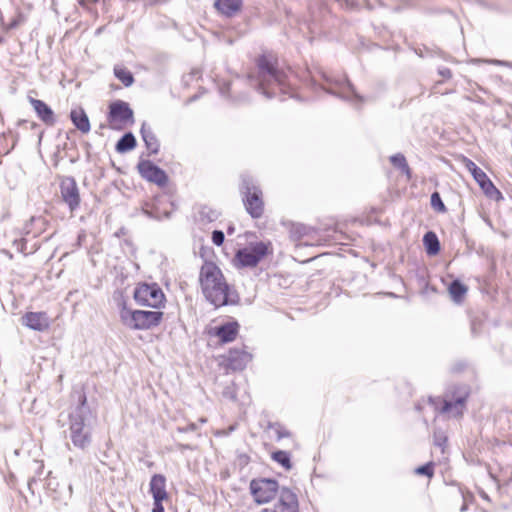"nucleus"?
<instances>
[{
    "instance_id": "f257e3e1",
    "label": "nucleus",
    "mask_w": 512,
    "mask_h": 512,
    "mask_svg": "<svg viewBox=\"0 0 512 512\" xmlns=\"http://www.w3.org/2000/svg\"><path fill=\"white\" fill-rule=\"evenodd\" d=\"M72 398L77 400V404L71 407L69 413L70 439L75 447L84 450L92 442V426L96 422V414L87 404L82 390H74Z\"/></svg>"
},
{
    "instance_id": "f03ea898",
    "label": "nucleus",
    "mask_w": 512,
    "mask_h": 512,
    "mask_svg": "<svg viewBox=\"0 0 512 512\" xmlns=\"http://www.w3.org/2000/svg\"><path fill=\"white\" fill-rule=\"evenodd\" d=\"M202 292L211 304L220 307L237 302V295L230 292L220 268L213 262H205L199 274Z\"/></svg>"
},
{
    "instance_id": "7ed1b4c3",
    "label": "nucleus",
    "mask_w": 512,
    "mask_h": 512,
    "mask_svg": "<svg viewBox=\"0 0 512 512\" xmlns=\"http://www.w3.org/2000/svg\"><path fill=\"white\" fill-rule=\"evenodd\" d=\"M257 75H249L248 78L256 89L268 99L276 96L277 91L287 94L290 91V79L286 72L273 66L266 56H260L257 61Z\"/></svg>"
},
{
    "instance_id": "20e7f679",
    "label": "nucleus",
    "mask_w": 512,
    "mask_h": 512,
    "mask_svg": "<svg viewBox=\"0 0 512 512\" xmlns=\"http://www.w3.org/2000/svg\"><path fill=\"white\" fill-rule=\"evenodd\" d=\"M163 317L161 311L131 310L123 305L120 319L123 325L132 330H148L159 325Z\"/></svg>"
},
{
    "instance_id": "39448f33",
    "label": "nucleus",
    "mask_w": 512,
    "mask_h": 512,
    "mask_svg": "<svg viewBox=\"0 0 512 512\" xmlns=\"http://www.w3.org/2000/svg\"><path fill=\"white\" fill-rule=\"evenodd\" d=\"M241 193L243 203L248 214L254 218H260L264 213V202L261 189L253 183L249 177L242 178Z\"/></svg>"
},
{
    "instance_id": "423d86ee",
    "label": "nucleus",
    "mask_w": 512,
    "mask_h": 512,
    "mask_svg": "<svg viewBox=\"0 0 512 512\" xmlns=\"http://www.w3.org/2000/svg\"><path fill=\"white\" fill-rule=\"evenodd\" d=\"M279 490L278 482L274 479L258 478L250 482L251 495L258 504L270 502Z\"/></svg>"
},
{
    "instance_id": "0eeeda50",
    "label": "nucleus",
    "mask_w": 512,
    "mask_h": 512,
    "mask_svg": "<svg viewBox=\"0 0 512 512\" xmlns=\"http://www.w3.org/2000/svg\"><path fill=\"white\" fill-rule=\"evenodd\" d=\"M267 253L268 245L264 242H257L239 249L235 255V261L239 267H255Z\"/></svg>"
},
{
    "instance_id": "6e6552de",
    "label": "nucleus",
    "mask_w": 512,
    "mask_h": 512,
    "mask_svg": "<svg viewBox=\"0 0 512 512\" xmlns=\"http://www.w3.org/2000/svg\"><path fill=\"white\" fill-rule=\"evenodd\" d=\"M330 87L325 89L328 93L335 95L343 100L349 101L355 105L364 103V97L355 91L354 86L347 78L330 79L327 78Z\"/></svg>"
},
{
    "instance_id": "1a4fd4ad",
    "label": "nucleus",
    "mask_w": 512,
    "mask_h": 512,
    "mask_svg": "<svg viewBox=\"0 0 512 512\" xmlns=\"http://www.w3.org/2000/svg\"><path fill=\"white\" fill-rule=\"evenodd\" d=\"M468 395L469 392L467 387H458L452 395H447L445 399H443L442 406L439 411L452 417L462 416Z\"/></svg>"
},
{
    "instance_id": "9d476101",
    "label": "nucleus",
    "mask_w": 512,
    "mask_h": 512,
    "mask_svg": "<svg viewBox=\"0 0 512 512\" xmlns=\"http://www.w3.org/2000/svg\"><path fill=\"white\" fill-rule=\"evenodd\" d=\"M134 298L140 305L159 308L165 296L156 284H142L135 289Z\"/></svg>"
},
{
    "instance_id": "9b49d317",
    "label": "nucleus",
    "mask_w": 512,
    "mask_h": 512,
    "mask_svg": "<svg viewBox=\"0 0 512 512\" xmlns=\"http://www.w3.org/2000/svg\"><path fill=\"white\" fill-rule=\"evenodd\" d=\"M466 167L487 197L496 201L503 199L501 192L495 187L486 173L472 160L466 159Z\"/></svg>"
},
{
    "instance_id": "f8f14e48",
    "label": "nucleus",
    "mask_w": 512,
    "mask_h": 512,
    "mask_svg": "<svg viewBox=\"0 0 512 512\" xmlns=\"http://www.w3.org/2000/svg\"><path fill=\"white\" fill-rule=\"evenodd\" d=\"M61 198L68 205L70 212H74L80 206V193L77 182L73 177H64L60 183Z\"/></svg>"
},
{
    "instance_id": "ddd939ff",
    "label": "nucleus",
    "mask_w": 512,
    "mask_h": 512,
    "mask_svg": "<svg viewBox=\"0 0 512 512\" xmlns=\"http://www.w3.org/2000/svg\"><path fill=\"white\" fill-rule=\"evenodd\" d=\"M133 120V111L128 103L118 100L109 107L108 121L112 128H120Z\"/></svg>"
},
{
    "instance_id": "4468645a",
    "label": "nucleus",
    "mask_w": 512,
    "mask_h": 512,
    "mask_svg": "<svg viewBox=\"0 0 512 512\" xmlns=\"http://www.w3.org/2000/svg\"><path fill=\"white\" fill-rule=\"evenodd\" d=\"M137 169L143 179L155 183L158 186H165L168 181L165 171L150 160L139 161Z\"/></svg>"
},
{
    "instance_id": "2eb2a0df",
    "label": "nucleus",
    "mask_w": 512,
    "mask_h": 512,
    "mask_svg": "<svg viewBox=\"0 0 512 512\" xmlns=\"http://www.w3.org/2000/svg\"><path fill=\"white\" fill-rule=\"evenodd\" d=\"M279 498L275 504V512H299V501L297 494L288 487H281Z\"/></svg>"
},
{
    "instance_id": "dca6fc26",
    "label": "nucleus",
    "mask_w": 512,
    "mask_h": 512,
    "mask_svg": "<svg viewBox=\"0 0 512 512\" xmlns=\"http://www.w3.org/2000/svg\"><path fill=\"white\" fill-rule=\"evenodd\" d=\"M21 322L24 326L35 331H45L50 326L49 317L45 312H27L22 318Z\"/></svg>"
},
{
    "instance_id": "f3484780",
    "label": "nucleus",
    "mask_w": 512,
    "mask_h": 512,
    "mask_svg": "<svg viewBox=\"0 0 512 512\" xmlns=\"http://www.w3.org/2000/svg\"><path fill=\"white\" fill-rule=\"evenodd\" d=\"M30 104L34 108L37 116L48 126L55 124L53 110L42 100L30 98Z\"/></svg>"
},
{
    "instance_id": "a211bd4d",
    "label": "nucleus",
    "mask_w": 512,
    "mask_h": 512,
    "mask_svg": "<svg viewBox=\"0 0 512 512\" xmlns=\"http://www.w3.org/2000/svg\"><path fill=\"white\" fill-rule=\"evenodd\" d=\"M149 492L153 499H166L169 496L166 491V478L162 474H154L149 483Z\"/></svg>"
},
{
    "instance_id": "6ab92c4d",
    "label": "nucleus",
    "mask_w": 512,
    "mask_h": 512,
    "mask_svg": "<svg viewBox=\"0 0 512 512\" xmlns=\"http://www.w3.org/2000/svg\"><path fill=\"white\" fill-rule=\"evenodd\" d=\"M239 325L237 322H227L214 328L213 334L223 343L232 342L238 334Z\"/></svg>"
},
{
    "instance_id": "aec40b11",
    "label": "nucleus",
    "mask_w": 512,
    "mask_h": 512,
    "mask_svg": "<svg viewBox=\"0 0 512 512\" xmlns=\"http://www.w3.org/2000/svg\"><path fill=\"white\" fill-rule=\"evenodd\" d=\"M242 0H216L215 8L224 16L232 17L242 8Z\"/></svg>"
},
{
    "instance_id": "412c9836",
    "label": "nucleus",
    "mask_w": 512,
    "mask_h": 512,
    "mask_svg": "<svg viewBox=\"0 0 512 512\" xmlns=\"http://www.w3.org/2000/svg\"><path fill=\"white\" fill-rule=\"evenodd\" d=\"M229 366L233 370H242L251 361V355L242 350H231L228 355Z\"/></svg>"
},
{
    "instance_id": "4be33fe9",
    "label": "nucleus",
    "mask_w": 512,
    "mask_h": 512,
    "mask_svg": "<svg viewBox=\"0 0 512 512\" xmlns=\"http://www.w3.org/2000/svg\"><path fill=\"white\" fill-rule=\"evenodd\" d=\"M140 133L147 149L150 151V154H157L159 152L160 144L151 127L144 122L141 126Z\"/></svg>"
},
{
    "instance_id": "5701e85b",
    "label": "nucleus",
    "mask_w": 512,
    "mask_h": 512,
    "mask_svg": "<svg viewBox=\"0 0 512 512\" xmlns=\"http://www.w3.org/2000/svg\"><path fill=\"white\" fill-rule=\"evenodd\" d=\"M70 119L75 127L82 133L90 131V122L83 109H74L70 112Z\"/></svg>"
},
{
    "instance_id": "b1692460",
    "label": "nucleus",
    "mask_w": 512,
    "mask_h": 512,
    "mask_svg": "<svg viewBox=\"0 0 512 512\" xmlns=\"http://www.w3.org/2000/svg\"><path fill=\"white\" fill-rule=\"evenodd\" d=\"M423 243L429 255H436L440 251V242L437 235L432 231L424 234Z\"/></svg>"
},
{
    "instance_id": "393cba45",
    "label": "nucleus",
    "mask_w": 512,
    "mask_h": 512,
    "mask_svg": "<svg viewBox=\"0 0 512 512\" xmlns=\"http://www.w3.org/2000/svg\"><path fill=\"white\" fill-rule=\"evenodd\" d=\"M136 146V139L131 132L125 133L116 144V151L125 153Z\"/></svg>"
},
{
    "instance_id": "a878e982",
    "label": "nucleus",
    "mask_w": 512,
    "mask_h": 512,
    "mask_svg": "<svg viewBox=\"0 0 512 512\" xmlns=\"http://www.w3.org/2000/svg\"><path fill=\"white\" fill-rule=\"evenodd\" d=\"M449 293L451 298L459 303L467 293V287L459 280H454L449 285Z\"/></svg>"
},
{
    "instance_id": "bb28decb",
    "label": "nucleus",
    "mask_w": 512,
    "mask_h": 512,
    "mask_svg": "<svg viewBox=\"0 0 512 512\" xmlns=\"http://www.w3.org/2000/svg\"><path fill=\"white\" fill-rule=\"evenodd\" d=\"M390 161L395 167L399 168L407 176L408 179L411 178V170L403 154L397 153L392 155L390 157Z\"/></svg>"
},
{
    "instance_id": "cd10ccee",
    "label": "nucleus",
    "mask_w": 512,
    "mask_h": 512,
    "mask_svg": "<svg viewBox=\"0 0 512 512\" xmlns=\"http://www.w3.org/2000/svg\"><path fill=\"white\" fill-rule=\"evenodd\" d=\"M199 219L202 222L210 223L218 219L220 213L209 206H202L198 212Z\"/></svg>"
},
{
    "instance_id": "c85d7f7f",
    "label": "nucleus",
    "mask_w": 512,
    "mask_h": 512,
    "mask_svg": "<svg viewBox=\"0 0 512 512\" xmlns=\"http://www.w3.org/2000/svg\"><path fill=\"white\" fill-rule=\"evenodd\" d=\"M114 74L126 87L131 86L134 82L132 73L124 67L115 66Z\"/></svg>"
},
{
    "instance_id": "c756f323",
    "label": "nucleus",
    "mask_w": 512,
    "mask_h": 512,
    "mask_svg": "<svg viewBox=\"0 0 512 512\" xmlns=\"http://www.w3.org/2000/svg\"><path fill=\"white\" fill-rule=\"evenodd\" d=\"M272 459L283 466L285 469H291L290 454L287 451L278 450L272 453Z\"/></svg>"
},
{
    "instance_id": "7c9ffc66",
    "label": "nucleus",
    "mask_w": 512,
    "mask_h": 512,
    "mask_svg": "<svg viewBox=\"0 0 512 512\" xmlns=\"http://www.w3.org/2000/svg\"><path fill=\"white\" fill-rule=\"evenodd\" d=\"M267 428L276 433L277 440L290 437L291 435L290 432L278 422H269Z\"/></svg>"
},
{
    "instance_id": "2f4dec72",
    "label": "nucleus",
    "mask_w": 512,
    "mask_h": 512,
    "mask_svg": "<svg viewBox=\"0 0 512 512\" xmlns=\"http://www.w3.org/2000/svg\"><path fill=\"white\" fill-rule=\"evenodd\" d=\"M430 203L431 207L437 212L444 213L447 210L438 192L432 193Z\"/></svg>"
},
{
    "instance_id": "473e14b6",
    "label": "nucleus",
    "mask_w": 512,
    "mask_h": 512,
    "mask_svg": "<svg viewBox=\"0 0 512 512\" xmlns=\"http://www.w3.org/2000/svg\"><path fill=\"white\" fill-rule=\"evenodd\" d=\"M434 464L432 462H429L423 466H420L416 468L415 473L419 475H425L429 478H431L434 474Z\"/></svg>"
},
{
    "instance_id": "72a5a7b5",
    "label": "nucleus",
    "mask_w": 512,
    "mask_h": 512,
    "mask_svg": "<svg viewBox=\"0 0 512 512\" xmlns=\"http://www.w3.org/2000/svg\"><path fill=\"white\" fill-rule=\"evenodd\" d=\"M225 236L224 233L221 230H214L212 232V242L216 246H221L224 242Z\"/></svg>"
},
{
    "instance_id": "f704fd0d",
    "label": "nucleus",
    "mask_w": 512,
    "mask_h": 512,
    "mask_svg": "<svg viewBox=\"0 0 512 512\" xmlns=\"http://www.w3.org/2000/svg\"><path fill=\"white\" fill-rule=\"evenodd\" d=\"M447 438L441 432H434V444L436 446L442 447L446 442Z\"/></svg>"
},
{
    "instance_id": "c9c22d12",
    "label": "nucleus",
    "mask_w": 512,
    "mask_h": 512,
    "mask_svg": "<svg viewBox=\"0 0 512 512\" xmlns=\"http://www.w3.org/2000/svg\"><path fill=\"white\" fill-rule=\"evenodd\" d=\"M153 508L152 512H164L163 501H167L166 499H153Z\"/></svg>"
},
{
    "instance_id": "e433bc0d",
    "label": "nucleus",
    "mask_w": 512,
    "mask_h": 512,
    "mask_svg": "<svg viewBox=\"0 0 512 512\" xmlns=\"http://www.w3.org/2000/svg\"><path fill=\"white\" fill-rule=\"evenodd\" d=\"M197 429V425L195 423H191L187 425L186 427H179L178 430L182 433H186L189 431H195Z\"/></svg>"
},
{
    "instance_id": "4c0bfd02",
    "label": "nucleus",
    "mask_w": 512,
    "mask_h": 512,
    "mask_svg": "<svg viewBox=\"0 0 512 512\" xmlns=\"http://www.w3.org/2000/svg\"><path fill=\"white\" fill-rule=\"evenodd\" d=\"M223 395L225 397H228V398L232 399V400L236 399V396H235L234 392L232 391V388L229 387V386L225 388V390L223 392Z\"/></svg>"
},
{
    "instance_id": "58836bf2",
    "label": "nucleus",
    "mask_w": 512,
    "mask_h": 512,
    "mask_svg": "<svg viewBox=\"0 0 512 512\" xmlns=\"http://www.w3.org/2000/svg\"><path fill=\"white\" fill-rule=\"evenodd\" d=\"M36 481H37V480H36V477H35V476L31 477V478L28 480V488H29V490L32 492V494H34V488H33V486H34V484H36Z\"/></svg>"
},
{
    "instance_id": "ea45409f",
    "label": "nucleus",
    "mask_w": 512,
    "mask_h": 512,
    "mask_svg": "<svg viewBox=\"0 0 512 512\" xmlns=\"http://www.w3.org/2000/svg\"><path fill=\"white\" fill-rule=\"evenodd\" d=\"M439 73L444 78H450L451 77V71L448 68L441 69L439 71Z\"/></svg>"
},
{
    "instance_id": "a19ab883",
    "label": "nucleus",
    "mask_w": 512,
    "mask_h": 512,
    "mask_svg": "<svg viewBox=\"0 0 512 512\" xmlns=\"http://www.w3.org/2000/svg\"><path fill=\"white\" fill-rule=\"evenodd\" d=\"M34 464L36 465V472L38 474H41L44 468V465L39 461H34Z\"/></svg>"
},
{
    "instance_id": "79ce46f5",
    "label": "nucleus",
    "mask_w": 512,
    "mask_h": 512,
    "mask_svg": "<svg viewBox=\"0 0 512 512\" xmlns=\"http://www.w3.org/2000/svg\"><path fill=\"white\" fill-rule=\"evenodd\" d=\"M489 63L495 64V65H505L508 66L509 63L502 61V60H490Z\"/></svg>"
},
{
    "instance_id": "37998d69",
    "label": "nucleus",
    "mask_w": 512,
    "mask_h": 512,
    "mask_svg": "<svg viewBox=\"0 0 512 512\" xmlns=\"http://www.w3.org/2000/svg\"><path fill=\"white\" fill-rule=\"evenodd\" d=\"M229 89H230V85L225 84L223 87L220 88V92L222 95H226V94H228Z\"/></svg>"
},
{
    "instance_id": "c03bdc74",
    "label": "nucleus",
    "mask_w": 512,
    "mask_h": 512,
    "mask_svg": "<svg viewBox=\"0 0 512 512\" xmlns=\"http://www.w3.org/2000/svg\"><path fill=\"white\" fill-rule=\"evenodd\" d=\"M143 212L149 218H159L157 215H154L151 211H149L147 209H144Z\"/></svg>"
},
{
    "instance_id": "a18cd8bd",
    "label": "nucleus",
    "mask_w": 512,
    "mask_h": 512,
    "mask_svg": "<svg viewBox=\"0 0 512 512\" xmlns=\"http://www.w3.org/2000/svg\"><path fill=\"white\" fill-rule=\"evenodd\" d=\"M304 230H305V227L304 226H298L296 227L295 229V232L294 233H298L299 236H301L303 233H304Z\"/></svg>"
},
{
    "instance_id": "49530a36",
    "label": "nucleus",
    "mask_w": 512,
    "mask_h": 512,
    "mask_svg": "<svg viewBox=\"0 0 512 512\" xmlns=\"http://www.w3.org/2000/svg\"><path fill=\"white\" fill-rule=\"evenodd\" d=\"M261 512H275L274 509H263Z\"/></svg>"
},
{
    "instance_id": "de8ad7c7",
    "label": "nucleus",
    "mask_w": 512,
    "mask_h": 512,
    "mask_svg": "<svg viewBox=\"0 0 512 512\" xmlns=\"http://www.w3.org/2000/svg\"><path fill=\"white\" fill-rule=\"evenodd\" d=\"M233 232V228H228V234H231Z\"/></svg>"
},
{
    "instance_id": "09e8293b",
    "label": "nucleus",
    "mask_w": 512,
    "mask_h": 512,
    "mask_svg": "<svg viewBox=\"0 0 512 512\" xmlns=\"http://www.w3.org/2000/svg\"><path fill=\"white\" fill-rule=\"evenodd\" d=\"M201 423H205L206 422V419L202 418L200 419Z\"/></svg>"
}]
</instances>
